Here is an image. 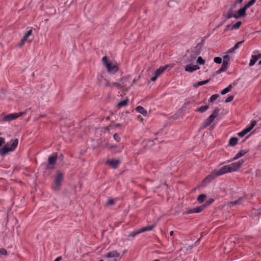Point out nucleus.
Returning a JSON list of instances; mask_svg holds the SVG:
<instances>
[{
    "label": "nucleus",
    "mask_w": 261,
    "mask_h": 261,
    "mask_svg": "<svg viewBox=\"0 0 261 261\" xmlns=\"http://www.w3.org/2000/svg\"><path fill=\"white\" fill-rule=\"evenodd\" d=\"M227 173H230L228 165L223 166L219 170H215L210 174L206 176V177L203 180V182H209L216 177L225 174Z\"/></svg>",
    "instance_id": "1"
},
{
    "label": "nucleus",
    "mask_w": 261,
    "mask_h": 261,
    "mask_svg": "<svg viewBox=\"0 0 261 261\" xmlns=\"http://www.w3.org/2000/svg\"><path fill=\"white\" fill-rule=\"evenodd\" d=\"M18 144V140L15 139L11 140L7 144L4 145L2 149L1 150L0 154L1 155H5L10 151H14L17 147Z\"/></svg>",
    "instance_id": "2"
},
{
    "label": "nucleus",
    "mask_w": 261,
    "mask_h": 261,
    "mask_svg": "<svg viewBox=\"0 0 261 261\" xmlns=\"http://www.w3.org/2000/svg\"><path fill=\"white\" fill-rule=\"evenodd\" d=\"M63 180V174L61 172H58L57 175L55 176L54 180V185L53 187V188L54 190H59L61 186Z\"/></svg>",
    "instance_id": "3"
},
{
    "label": "nucleus",
    "mask_w": 261,
    "mask_h": 261,
    "mask_svg": "<svg viewBox=\"0 0 261 261\" xmlns=\"http://www.w3.org/2000/svg\"><path fill=\"white\" fill-rule=\"evenodd\" d=\"M219 111V110L218 108L215 109L213 111V113L204 122L203 124L204 127L209 126L213 122L217 117Z\"/></svg>",
    "instance_id": "4"
},
{
    "label": "nucleus",
    "mask_w": 261,
    "mask_h": 261,
    "mask_svg": "<svg viewBox=\"0 0 261 261\" xmlns=\"http://www.w3.org/2000/svg\"><path fill=\"white\" fill-rule=\"evenodd\" d=\"M25 114L24 112H19L18 113H11L7 115H6L3 118V120L4 121H8L10 122L12 120H15L18 118L20 116H21L22 115H24Z\"/></svg>",
    "instance_id": "5"
},
{
    "label": "nucleus",
    "mask_w": 261,
    "mask_h": 261,
    "mask_svg": "<svg viewBox=\"0 0 261 261\" xmlns=\"http://www.w3.org/2000/svg\"><path fill=\"white\" fill-rule=\"evenodd\" d=\"M243 162V161H239L237 162L228 165L229 172L237 171L242 166Z\"/></svg>",
    "instance_id": "6"
},
{
    "label": "nucleus",
    "mask_w": 261,
    "mask_h": 261,
    "mask_svg": "<svg viewBox=\"0 0 261 261\" xmlns=\"http://www.w3.org/2000/svg\"><path fill=\"white\" fill-rule=\"evenodd\" d=\"M256 124V121L255 120H253L251 122V124L249 126L246 127L245 129L241 131V132L238 133V136L240 137H244L246 134L251 131L253 128Z\"/></svg>",
    "instance_id": "7"
},
{
    "label": "nucleus",
    "mask_w": 261,
    "mask_h": 261,
    "mask_svg": "<svg viewBox=\"0 0 261 261\" xmlns=\"http://www.w3.org/2000/svg\"><path fill=\"white\" fill-rule=\"evenodd\" d=\"M57 159V153H54L51 155H49L48 158V165L47 168L49 169H53V166L56 162Z\"/></svg>",
    "instance_id": "8"
},
{
    "label": "nucleus",
    "mask_w": 261,
    "mask_h": 261,
    "mask_svg": "<svg viewBox=\"0 0 261 261\" xmlns=\"http://www.w3.org/2000/svg\"><path fill=\"white\" fill-rule=\"evenodd\" d=\"M246 10L247 9L244 7L240 9L234 14V18L238 19L239 18L245 16L246 14Z\"/></svg>",
    "instance_id": "9"
},
{
    "label": "nucleus",
    "mask_w": 261,
    "mask_h": 261,
    "mask_svg": "<svg viewBox=\"0 0 261 261\" xmlns=\"http://www.w3.org/2000/svg\"><path fill=\"white\" fill-rule=\"evenodd\" d=\"M205 205H202L199 206H197L196 207L191 208L189 210L187 211L188 214H192V213H199L201 212L204 208Z\"/></svg>",
    "instance_id": "10"
},
{
    "label": "nucleus",
    "mask_w": 261,
    "mask_h": 261,
    "mask_svg": "<svg viewBox=\"0 0 261 261\" xmlns=\"http://www.w3.org/2000/svg\"><path fill=\"white\" fill-rule=\"evenodd\" d=\"M32 32H33L32 30L30 29L25 33L24 36H23V37L22 38V39H21V40L20 41V43L19 44V46H21L25 43L28 38L29 36H30L31 35H32Z\"/></svg>",
    "instance_id": "11"
},
{
    "label": "nucleus",
    "mask_w": 261,
    "mask_h": 261,
    "mask_svg": "<svg viewBox=\"0 0 261 261\" xmlns=\"http://www.w3.org/2000/svg\"><path fill=\"white\" fill-rule=\"evenodd\" d=\"M199 67L197 65L189 64L185 67V70L189 72H192L197 69H199Z\"/></svg>",
    "instance_id": "12"
},
{
    "label": "nucleus",
    "mask_w": 261,
    "mask_h": 261,
    "mask_svg": "<svg viewBox=\"0 0 261 261\" xmlns=\"http://www.w3.org/2000/svg\"><path fill=\"white\" fill-rule=\"evenodd\" d=\"M107 147L109 149H115V153L121 152L123 149V146H118L117 145H112L110 144L107 143L106 145Z\"/></svg>",
    "instance_id": "13"
},
{
    "label": "nucleus",
    "mask_w": 261,
    "mask_h": 261,
    "mask_svg": "<svg viewBox=\"0 0 261 261\" xmlns=\"http://www.w3.org/2000/svg\"><path fill=\"white\" fill-rule=\"evenodd\" d=\"M107 164L109 165L113 168H116L120 164V161L119 160H108L107 162Z\"/></svg>",
    "instance_id": "14"
},
{
    "label": "nucleus",
    "mask_w": 261,
    "mask_h": 261,
    "mask_svg": "<svg viewBox=\"0 0 261 261\" xmlns=\"http://www.w3.org/2000/svg\"><path fill=\"white\" fill-rule=\"evenodd\" d=\"M261 58V55H252L251 57V59L250 61V63L249 64V66H253L256 62Z\"/></svg>",
    "instance_id": "15"
},
{
    "label": "nucleus",
    "mask_w": 261,
    "mask_h": 261,
    "mask_svg": "<svg viewBox=\"0 0 261 261\" xmlns=\"http://www.w3.org/2000/svg\"><path fill=\"white\" fill-rule=\"evenodd\" d=\"M106 66L109 72H116L118 70V68L115 65H113L110 63H107V66Z\"/></svg>",
    "instance_id": "16"
},
{
    "label": "nucleus",
    "mask_w": 261,
    "mask_h": 261,
    "mask_svg": "<svg viewBox=\"0 0 261 261\" xmlns=\"http://www.w3.org/2000/svg\"><path fill=\"white\" fill-rule=\"evenodd\" d=\"M247 152V151L245 150H240L237 154L231 160L228 161V162H230L232 161L236 160L242 157L244 155H245Z\"/></svg>",
    "instance_id": "17"
},
{
    "label": "nucleus",
    "mask_w": 261,
    "mask_h": 261,
    "mask_svg": "<svg viewBox=\"0 0 261 261\" xmlns=\"http://www.w3.org/2000/svg\"><path fill=\"white\" fill-rule=\"evenodd\" d=\"M168 65H165L164 66H161L159 69H158L154 73V74L159 77L162 73L164 72V71L167 69L168 67Z\"/></svg>",
    "instance_id": "18"
},
{
    "label": "nucleus",
    "mask_w": 261,
    "mask_h": 261,
    "mask_svg": "<svg viewBox=\"0 0 261 261\" xmlns=\"http://www.w3.org/2000/svg\"><path fill=\"white\" fill-rule=\"evenodd\" d=\"M136 110L138 113L142 114L144 116H146L147 115V111L142 106H138L136 108Z\"/></svg>",
    "instance_id": "19"
},
{
    "label": "nucleus",
    "mask_w": 261,
    "mask_h": 261,
    "mask_svg": "<svg viewBox=\"0 0 261 261\" xmlns=\"http://www.w3.org/2000/svg\"><path fill=\"white\" fill-rule=\"evenodd\" d=\"M155 227V224L146 226L145 227H142L140 228V231L142 232H144L146 231H150L152 230Z\"/></svg>",
    "instance_id": "20"
},
{
    "label": "nucleus",
    "mask_w": 261,
    "mask_h": 261,
    "mask_svg": "<svg viewBox=\"0 0 261 261\" xmlns=\"http://www.w3.org/2000/svg\"><path fill=\"white\" fill-rule=\"evenodd\" d=\"M119 255L120 254L117 251H113L112 252H108L107 254V257L108 258L118 257Z\"/></svg>",
    "instance_id": "21"
},
{
    "label": "nucleus",
    "mask_w": 261,
    "mask_h": 261,
    "mask_svg": "<svg viewBox=\"0 0 261 261\" xmlns=\"http://www.w3.org/2000/svg\"><path fill=\"white\" fill-rule=\"evenodd\" d=\"M238 142V139L236 137H232L229 139V145L234 146L236 145Z\"/></svg>",
    "instance_id": "22"
},
{
    "label": "nucleus",
    "mask_w": 261,
    "mask_h": 261,
    "mask_svg": "<svg viewBox=\"0 0 261 261\" xmlns=\"http://www.w3.org/2000/svg\"><path fill=\"white\" fill-rule=\"evenodd\" d=\"M243 200H244V199L243 198H240L239 199H238L237 200H235V201L230 202L229 203V205L230 206H233V205H236L237 204H242Z\"/></svg>",
    "instance_id": "23"
},
{
    "label": "nucleus",
    "mask_w": 261,
    "mask_h": 261,
    "mask_svg": "<svg viewBox=\"0 0 261 261\" xmlns=\"http://www.w3.org/2000/svg\"><path fill=\"white\" fill-rule=\"evenodd\" d=\"M232 88V84H230L227 87H226V88L224 89L223 90L221 91V94L222 95H224L229 92V91H230Z\"/></svg>",
    "instance_id": "24"
},
{
    "label": "nucleus",
    "mask_w": 261,
    "mask_h": 261,
    "mask_svg": "<svg viewBox=\"0 0 261 261\" xmlns=\"http://www.w3.org/2000/svg\"><path fill=\"white\" fill-rule=\"evenodd\" d=\"M208 109V105H206V106H201L200 108H198L196 111V112H200V113H204L205 112L207 109Z\"/></svg>",
    "instance_id": "25"
},
{
    "label": "nucleus",
    "mask_w": 261,
    "mask_h": 261,
    "mask_svg": "<svg viewBox=\"0 0 261 261\" xmlns=\"http://www.w3.org/2000/svg\"><path fill=\"white\" fill-rule=\"evenodd\" d=\"M206 195L205 194H200L198 196V198H197V201L199 202V203H202L205 199L206 198Z\"/></svg>",
    "instance_id": "26"
},
{
    "label": "nucleus",
    "mask_w": 261,
    "mask_h": 261,
    "mask_svg": "<svg viewBox=\"0 0 261 261\" xmlns=\"http://www.w3.org/2000/svg\"><path fill=\"white\" fill-rule=\"evenodd\" d=\"M127 103H128V100L125 99V100H122V101L118 102L117 104V107L119 108L125 107V106H127Z\"/></svg>",
    "instance_id": "27"
},
{
    "label": "nucleus",
    "mask_w": 261,
    "mask_h": 261,
    "mask_svg": "<svg viewBox=\"0 0 261 261\" xmlns=\"http://www.w3.org/2000/svg\"><path fill=\"white\" fill-rule=\"evenodd\" d=\"M141 233V232L140 231V229H138V230H135V231H133V232H132L128 236V237H132V238H134L135 237H136L137 234H139Z\"/></svg>",
    "instance_id": "28"
},
{
    "label": "nucleus",
    "mask_w": 261,
    "mask_h": 261,
    "mask_svg": "<svg viewBox=\"0 0 261 261\" xmlns=\"http://www.w3.org/2000/svg\"><path fill=\"white\" fill-rule=\"evenodd\" d=\"M256 2V0H251L247 4L244 5V7L247 9L252 6Z\"/></svg>",
    "instance_id": "29"
},
{
    "label": "nucleus",
    "mask_w": 261,
    "mask_h": 261,
    "mask_svg": "<svg viewBox=\"0 0 261 261\" xmlns=\"http://www.w3.org/2000/svg\"><path fill=\"white\" fill-rule=\"evenodd\" d=\"M242 24V22L241 21H237L235 24H234L232 27H231V30H237V29H238L241 25Z\"/></svg>",
    "instance_id": "30"
},
{
    "label": "nucleus",
    "mask_w": 261,
    "mask_h": 261,
    "mask_svg": "<svg viewBox=\"0 0 261 261\" xmlns=\"http://www.w3.org/2000/svg\"><path fill=\"white\" fill-rule=\"evenodd\" d=\"M219 97V95L218 94H215L212 95L209 99V101L211 102H214L218 97Z\"/></svg>",
    "instance_id": "31"
},
{
    "label": "nucleus",
    "mask_w": 261,
    "mask_h": 261,
    "mask_svg": "<svg viewBox=\"0 0 261 261\" xmlns=\"http://www.w3.org/2000/svg\"><path fill=\"white\" fill-rule=\"evenodd\" d=\"M197 63L200 65H203L205 63V61L201 57H199L197 60Z\"/></svg>",
    "instance_id": "32"
},
{
    "label": "nucleus",
    "mask_w": 261,
    "mask_h": 261,
    "mask_svg": "<svg viewBox=\"0 0 261 261\" xmlns=\"http://www.w3.org/2000/svg\"><path fill=\"white\" fill-rule=\"evenodd\" d=\"M229 63H227L226 61H223L222 63V65L221 67L224 69L225 70H226L227 68L228 67Z\"/></svg>",
    "instance_id": "33"
},
{
    "label": "nucleus",
    "mask_w": 261,
    "mask_h": 261,
    "mask_svg": "<svg viewBox=\"0 0 261 261\" xmlns=\"http://www.w3.org/2000/svg\"><path fill=\"white\" fill-rule=\"evenodd\" d=\"M214 201V199L213 198H210L208 200H207L205 203L203 204V205H205V207L211 204L212 203H213Z\"/></svg>",
    "instance_id": "34"
},
{
    "label": "nucleus",
    "mask_w": 261,
    "mask_h": 261,
    "mask_svg": "<svg viewBox=\"0 0 261 261\" xmlns=\"http://www.w3.org/2000/svg\"><path fill=\"white\" fill-rule=\"evenodd\" d=\"M244 41L242 40L237 42L233 46L236 49H238L240 46L244 43Z\"/></svg>",
    "instance_id": "35"
},
{
    "label": "nucleus",
    "mask_w": 261,
    "mask_h": 261,
    "mask_svg": "<svg viewBox=\"0 0 261 261\" xmlns=\"http://www.w3.org/2000/svg\"><path fill=\"white\" fill-rule=\"evenodd\" d=\"M7 255L8 252L7 250L4 248L0 249V256L1 255Z\"/></svg>",
    "instance_id": "36"
},
{
    "label": "nucleus",
    "mask_w": 261,
    "mask_h": 261,
    "mask_svg": "<svg viewBox=\"0 0 261 261\" xmlns=\"http://www.w3.org/2000/svg\"><path fill=\"white\" fill-rule=\"evenodd\" d=\"M115 200L114 199H109L107 202V205H112L115 203Z\"/></svg>",
    "instance_id": "37"
},
{
    "label": "nucleus",
    "mask_w": 261,
    "mask_h": 261,
    "mask_svg": "<svg viewBox=\"0 0 261 261\" xmlns=\"http://www.w3.org/2000/svg\"><path fill=\"white\" fill-rule=\"evenodd\" d=\"M214 60L217 64H220L222 62V59L220 57H215Z\"/></svg>",
    "instance_id": "38"
},
{
    "label": "nucleus",
    "mask_w": 261,
    "mask_h": 261,
    "mask_svg": "<svg viewBox=\"0 0 261 261\" xmlns=\"http://www.w3.org/2000/svg\"><path fill=\"white\" fill-rule=\"evenodd\" d=\"M234 98V96L233 95L229 96L225 100V102H229L231 101Z\"/></svg>",
    "instance_id": "39"
},
{
    "label": "nucleus",
    "mask_w": 261,
    "mask_h": 261,
    "mask_svg": "<svg viewBox=\"0 0 261 261\" xmlns=\"http://www.w3.org/2000/svg\"><path fill=\"white\" fill-rule=\"evenodd\" d=\"M209 81H210L209 80H205V81L199 82L198 83V86H202V85H205V84H207L209 82Z\"/></svg>",
    "instance_id": "40"
},
{
    "label": "nucleus",
    "mask_w": 261,
    "mask_h": 261,
    "mask_svg": "<svg viewBox=\"0 0 261 261\" xmlns=\"http://www.w3.org/2000/svg\"><path fill=\"white\" fill-rule=\"evenodd\" d=\"M114 139L118 142H119L120 141V137H119V135L117 134H115L114 135Z\"/></svg>",
    "instance_id": "41"
},
{
    "label": "nucleus",
    "mask_w": 261,
    "mask_h": 261,
    "mask_svg": "<svg viewBox=\"0 0 261 261\" xmlns=\"http://www.w3.org/2000/svg\"><path fill=\"white\" fill-rule=\"evenodd\" d=\"M232 17H234V14H232V13H228L227 15L226 16V19H229Z\"/></svg>",
    "instance_id": "42"
},
{
    "label": "nucleus",
    "mask_w": 261,
    "mask_h": 261,
    "mask_svg": "<svg viewBox=\"0 0 261 261\" xmlns=\"http://www.w3.org/2000/svg\"><path fill=\"white\" fill-rule=\"evenodd\" d=\"M230 57L228 55H226L223 57V61H226L227 63H229Z\"/></svg>",
    "instance_id": "43"
},
{
    "label": "nucleus",
    "mask_w": 261,
    "mask_h": 261,
    "mask_svg": "<svg viewBox=\"0 0 261 261\" xmlns=\"http://www.w3.org/2000/svg\"><path fill=\"white\" fill-rule=\"evenodd\" d=\"M236 49L234 48V47L231 48L230 49H228L227 51V54H232L233 53Z\"/></svg>",
    "instance_id": "44"
},
{
    "label": "nucleus",
    "mask_w": 261,
    "mask_h": 261,
    "mask_svg": "<svg viewBox=\"0 0 261 261\" xmlns=\"http://www.w3.org/2000/svg\"><path fill=\"white\" fill-rule=\"evenodd\" d=\"M102 61L105 66H107V63L108 62V58L107 57L105 56L102 58Z\"/></svg>",
    "instance_id": "45"
},
{
    "label": "nucleus",
    "mask_w": 261,
    "mask_h": 261,
    "mask_svg": "<svg viewBox=\"0 0 261 261\" xmlns=\"http://www.w3.org/2000/svg\"><path fill=\"white\" fill-rule=\"evenodd\" d=\"M224 71H225V70L224 69H223L222 67H221L219 70H218L216 71V73L217 74H219V73H220Z\"/></svg>",
    "instance_id": "46"
},
{
    "label": "nucleus",
    "mask_w": 261,
    "mask_h": 261,
    "mask_svg": "<svg viewBox=\"0 0 261 261\" xmlns=\"http://www.w3.org/2000/svg\"><path fill=\"white\" fill-rule=\"evenodd\" d=\"M5 143V139L4 138H0V146L2 145L3 144Z\"/></svg>",
    "instance_id": "47"
},
{
    "label": "nucleus",
    "mask_w": 261,
    "mask_h": 261,
    "mask_svg": "<svg viewBox=\"0 0 261 261\" xmlns=\"http://www.w3.org/2000/svg\"><path fill=\"white\" fill-rule=\"evenodd\" d=\"M158 77L157 76H156L155 74L153 76H152L151 78V81H152V82H154L156 80L157 78Z\"/></svg>",
    "instance_id": "48"
},
{
    "label": "nucleus",
    "mask_w": 261,
    "mask_h": 261,
    "mask_svg": "<svg viewBox=\"0 0 261 261\" xmlns=\"http://www.w3.org/2000/svg\"><path fill=\"white\" fill-rule=\"evenodd\" d=\"M243 0H236L234 4V5L236 6L237 4H241L243 2Z\"/></svg>",
    "instance_id": "49"
},
{
    "label": "nucleus",
    "mask_w": 261,
    "mask_h": 261,
    "mask_svg": "<svg viewBox=\"0 0 261 261\" xmlns=\"http://www.w3.org/2000/svg\"><path fill=\"white\" fill-rule=\"evenodd\" d=\"M61 260H62V257L58 256L54 261H60Z\"/></svg>",
    "instance_id": "50"
},
{
    "label": "nucleus",
    "mask_w": 261,
    "mask_h": 261,
    "mask_svg": "<svg viewBox=\"0 0 261 261\" xmlns=\"http://www.w3.org/2000/svg\"><path fill=\"white\" fill-rule=\"evenodd\" d=\"M173 234H174V231H171L170 232V235L171 236H172L173 235Z\"/></svg>",
    "instance_id": "51"
},
{
    "label": "nucleus",
    "mask_w": 261,
    "mask_h": 261,
    "mask_svg": "<svg viewBox=\"0 0 261 261\" xmlns=\"http://www.w3.org/2000/svg\"><path fill=\"white\" fill-rule=\"evenodd\" d=\"M230 27V25H227V27H226V30H227L228 29L229 27Z\"/></svg>",
    "instance_id": "52"
},
{
    "label": "nucleus",
    "mask_w": 261,
    "mask_h": 261,
    "mask_svg": "<svg viewBox=\"0 0 261 261\" xmlns=\"http://www.w3.org/2000/svg\"><path fill=\"white\" fill-rule=\"evenodd\" d=\"M259 65H261V60L258 62Z\"/></svg>",
    "instance_id": "53"
},
{
    "label": "nucleus",
    "mask_w": 261,
    "mask_h": 261,
    "mask_svg": "<svg viewBox=\"0 0 261 261\" xmlns=\"http://www.w3.org/2000/svg\"><path fill=\"white\" fill-rule=\"evenodd\" d=\"M257 53V51H254L253 52V53H254V54H256V53Z\"/></svg>",
    "instance_id": "54"
},
{
    "label": "nucleus",
    "mask_w": 261,
    "mask_h": 261,
    "mask_svg": "<svg viewBox=\"0 0 261 261\" xmlns=\"http://www.w3.org/2000/svg\"><path fill=\"white\" fill-rule=\"evenodd\" d=\"M117 84L116 83H113V85H116Z\"/></svg>",
    "instance_id": "55"
},
{
    "label": "nucleus",
    "mask_w": 261,
    "mask_h": 261,
    "mask_svg": "<svg viewBox=\"0 0 261 261\" xmlns=\"http://www.w3.org/2000/svg\"><path fill=\"white\" fill-rule=\"evenodd\" d=\"M99 261H103L102 259L100 260Z\"/></svg>",
    "instance_id": "56"
}]
</instances>
